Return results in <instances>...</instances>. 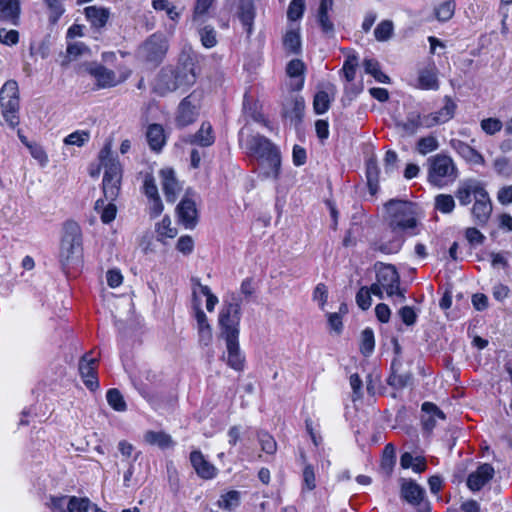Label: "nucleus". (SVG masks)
I'll return each mask as SVG.
<instances>
[{"label":"nucleus","instance_id":"a211bd4d","mask_svg":"<svg viewBox=\"0 0 512 512\" xmlns=\"http://www.w3.org/2000/svg\"><path fill=\"white\" fill-rule=\"evenodd\" d=\"M79 373L88 389L94 391L99 387V382L96 375L95 358H91L88 354H85L79 362Z\"/></svg>","mask_w":512,"mask_h":512},{"label":"nucleus","instance_id":"6e6552de","mask_svg":"<svg viewBox=\"0 0 512 512\" xmlns=\"http://www.w3.org/2000/svg\"><path fill=\"white\" fill-rule=\"evenodd\" d=\"M169 49V41L162 32L150 35L139 47V57L154 66L163 62Z\"/></svg>","mask_w":512,"mask_h":512},{"label":"nucleus","instance_id":"cd10ccee","mask_svg":"<svg viewBox=\"0 0 512 512\" xmlns=\"http://www.w3.org/2000/svg\"><path fill=\"white\" fill-rule=\"evenodd\" d=\"M424 494V489L414 481H405L401 486L402 497L412 505H419Z\"/></svg>","mask_w":512,"mask_h":512},{"label":"nucleus","instance_id":"5fc2aeb1","mask_svg":"<svg viewBox=\"0 0 512 512\" xmlns=\"http://www.w3.org/2000/svg\"><path fill=\"white\" fill-rule=\"evenodd\" d=\"M49 11V22L56 24L63 15L65 9L60 0H44Z\"/></svg>","mask_w":512,"mask_h":512},{"label":"nucleus","instance_id":"4c0bfd02","mask_svg":"<svg viewBox=\"0 0 512 512\" xmlns=\"http://www.w3.org/2000/svg\"><path fill=\"white\" fill-rule=\"evenodd\" d=\"M82 246L62 243L60 247V262L63 267H67L77 260L81 254Z\"/></svg>","mask_w":512,"mask_h":512},{"label":"nucleus","instance_id":"f8f14e48","mask_svg":"<svg viewBox=\"0 0 512 512\" xmlns=\"http://www.w3.org/2000/svg\"><path fill=\"white\" fill-rule=\"evenodd\" d=\"M176 213L179 223L186 229H193L198 222V210L195 202L185 196L177 205Z\"/></svg>","mask_w":512,"mask_h":512},{"label":"nucleus","instance_id":"09e8293b","mask_svg":"<svg viewBox=\"0 0 512 512\" xmlns=\"http://www.w3.org/2000/svg\"><path fill=\"white\" fill-rule=\"evenodd\" d=\"M106 399L108 404L116 411L124 412L127 409V405L122 394L116 388L109 389L107 391Z\"/></svg>","mask_w":512,"mask_h":512},{"label":"nucleus","instance_id":"a18cd8bd","mask_svg":"<svg viewBox=\"0 0 512 512\" xmlns=\"http://www.w3.org/2000/svg\"><path fill=\"white\" fill-rule=\"evenodd\" d=\"M456 3L454 0H446L435 7V16L438 21L446 22L450 20L455 13Z\"/></svg>","mask_w":512,"mask_h":512},{"label":"nucleus","instance_id":"423d86ee","mask_svg":"<svg viewBox=\"0 0 512 512\" xmlns=\"http://www.w3.org/2000/svg\"><path fill=\"white\" fill-rule=\"evenodd\" d=\"M195 81L196 74L192 68H187V66L178 68L165 67L155 79L154 91L164 96L178 89L185 90L192 86Z\"/></svg>","mask_w":512,"mask_h":512},{"label":"nucleus","instance_id":"69168bd1","mask_svg":"<svg viewBox=\"0 0 512 512\" xmlns=\"http://www.w3.org/2000/svg\"><path fill=\"white\" fill-rule=\"evenodd\" d=\"M493 167L497 174L503 177H510L512 175V164L506 157H499L494 160Z\"/></svg>","mask_w":512,"mask_h":512},{"label":"nucleus","instance_id":"864d4df0","mask_svg":"<svg viewBox=\"0 0 512 512\" xmlns=\"http://www.w3.org/2000/svg\"><path fill=\"white\" fill-rule=\"evenodd\" d=\"M392 369H394V363L392 364ZM411 381V374L410 373H404V374H398L395 370L390 374V376L387 379V383L389 386L395 388V389H403L406 387L409 382Z\"/></svg>","mask_w":512,"mask_h":512},{"label":"nucleus","instance_id":"338daca9","mask_svg":"<svg viewBox=\"0 0 512 512\" xmlns=\"http://www.w3.org/2000/svg\"><path fill=\"white\" fill-rule=\"evenodd\" d=\"M305 10V0H292L289 4L287 16L289 20L296 21L300 19Z\"/></svg>","mask_w":512,"mask_h":512},{"label":"nucleus","instance_id":"4be33fe9","mask_svg":"<svg viewBox=\"0 0 512 512\" xmlns=\"http://www.w3.org/2000/svg\"><path fill=\"white\" fill-rule=\"evenodd\" d=\"M451 148L472 165H483L484 157L470 145L459 139L450 140Z\"/></svg>","mask_w":512,"mask_h":512},{"label":"nucleus","instance_id":"f3484780","mask_svg":"<svg viewBox=\"0 0 512 512\" xmlns=\"http://www.w3.org/2000/svg\"><path fill=\"white\" fill-rule=\"evenodd\" d=\"M196 101L197 98L195 93L190 94L181 101L176 118L179 126L184 127L195 121L198 115L197 105L195 104Z\"/></svg>","mask_w":512,"mask_h":512},{"label":"nucleus","instance_id":"9d476101","mask_svg":"<svg viewBox=\"0 0 512 512\" xmlns=\"http://www.w3.org/2000/svg\"><path fill=\"white\" fill-rule=\"evenodd\" d=\"M236 16L248 35L253 33L256 8L253 0H231Z\"/></svg>","mask_w":512,"mask_h":512},{"label":"nucleus","instance_id":"dca6fc26","mask_svg":"<svg viewBox=\"0 0 512 512\" xmlns=\"http://www.w3.org/2000/svg\"><path fill=\"white\" fill-rule=\"evenodd\" d=\"M415 87L421 90L432 91L439 89L438 70L433 62L418 70L417 84Z\"/></svg>","mask_w":512,"mask_h":512},{"label":"nucleus","instance_id":"6e6d98bb","mask_svg":"<svg viewBox=\"0 0 512 512\" xmlns=\"http://www.w3.org/2000/svg\"><path fill=\"white\" fill-rule=\"evenodd\" d=\"M91 502L88 498L71 496L68 499V512H88Z\"/></svg>","mask_w":512,"mask_h":512},{"label":"nucleus","instance_id":"49530a36","mask_svg":"<svg viewBox=\"0 0 512 512\" xmlns=\"http://www.w3.org/2000/svg\"><path fill=\"white\" fill-rule=\"evenodd\" d=\"M152 7L156 11H164L169 19L172 21H178L181 11L168 0H153Z\"/></svg>","mask_w":512,"mask_h":512},{"label":"nucleus","instance_id":"c9c22d12","mask_svg":"<svg viewBox=\"0 0 512 512\" xmlns=\"http://www.w3.org/2000/svg\"><path fill=\"white\" fill-rule=\"evenodd\" d=\"M305 64L300 59L291 60L286 67V73L290 78L295 79L294 89L300 90L304 84Z\"/></svg>","mask_w":512,"mask_h":512},{"label":"nucleus","instance_id":"aec40b11","mask_svg":"<svg viewBox=\"0 0 512 512\" xmlns=\"http://www.w3.org/2000/svg\"><path fill=\"white\" fill-rule=\"evenodd\" d=\"M491 212L492 204L487 191L484 190L475 199V203L472 207V215L474 217L475 223L478 225L486 224L491 215Z\"/></svg>","mask_w":512,"mask_h":512},{"label":"nucleus","instance_id":"ea45409f","mask_svg":"<svg viewBox=\"0 0 512 512\" xmlns=\"http://www.w3.org/2000/svg\"><path fill=\"white\" fill-rule=\"evenodd\" d=\"M94 208L97 211V213L100 214V218L102 222L105 224L112 222L116 217L117 208L113 201H109L108 204H105V200L98 199L95 202Z\"/></svg>","mask_w":512,"mask_h":512},{"label":"nucleus","instance_id":"0eeeda50","mask_svg":"<svg viewBox=\"0 0 512 512\" xmlns=\"http://www.w3.org/2000/svg\"><path fill=\"white\" fill-rule=\"evenodd\" d=\"M428 180L431 184L442 187L457 177V168L451 157L437 154L428 159Z\"/></svg>","mask_w":512,"mask_h":512},{"label":"nucleus","instance_id":"774afa93","mask_svg":"<svg viewBox=\"0 0 512 512\" xmlns=\"http://www.w3.org/2000/svg\"><path fill=\"white\" fill-rule=\"evenodd\" d=\"M258 440L261 445V449L267 454H273L276 452L277 444L274 438L266 432H260L258 434Z\"/></svg>","mask_w":512,"mask_h":512},{"label":"nucleus","instance_id":"412c9836","mask_svg":"<svg viewBox=\"0 0 512 512\" xmlns=\"http://www.w3.org/2000/svg\"><path fill=\"white\" fill-rule=\"evenodd\" d=\"M190 462L197 475L203 479H212L217 474L216 467L206 460L202 452L199 450L191 452Z\"/></svg>","mask_w":512,"mask_h":512},{"label":"nucleus","instance_id":"473e14b6","mask_svg":"<svg viewBox=\"0 0 512 512\" xmlns=\"http://www.w3.org/2000/svg\"><path fill=\"white\" fill-rule=\"evenodd\" d=\"M333 0H321L318 9V22L322 31L326 34L334 32V24L330 20L328 12L332 9Z\"/></svg>","mask_w":512,"mask_h":512},{"label":"nucleus","instance_id":"b1692460","mask_svg":"<svg viewBox=\"0 0 512 512\" xmlns=\"http://www.w3.org/2000/svg\"><path fill=\"white\" fill-rule=\"evenodd\" d=\"M426 114L422 115L418 111H411L407 114L405 120L398 122L397 126L401 128L406 134L413 135L420 128H427Z\"/></svg>","mask_w":512,"mask_h":512},{"label":"nucleus","instance_id":"e2e57ef3","mask_svg":"<svg viewBox=\"0 0 512 512\" xmlns=\"http://www.w3.org/2000/svg\"><path fill=\"white\" fill-rule=\"evenodd\" d=\"M142 191L145 194V196L147 197V199L160 196L159 192H158V187L156 185L155 178L152 174H150V173L145 174L144 180H143Z\"/></svg>","mask_w":512,"mask_h":512},{"label":"nucleus","instance_id":"bb28decb","mask_svg":"<svg viewBox=\"0 0 512 512\" xmlns=\"http://www.w3.org/2000/svg\"><path fill=\"white\" fill-rule=\"evenodd\" d=\"M146 139L151 150L161 151L166 142L164 129L160 124H151L146 131Z\"/></svg>","mask_w":512,"mask_h":512},{"label":"nucleus","instance_id":"39448f33","mask_svg":"<svg viewBox=\"0 0 512 512\" xmlns=\"http://www.w3.org/2000/svg\"><path fill=\"white\" fill-rule=\"evenodd\" d=\"M375 270L376 282L371 285L373 295L382 299L384 293H386L389 298H395L400 302L405 301L406 290L400 287V276L395 266L377 262Z\"/></svg>","mask_w":512,"mask_h":512},{"label":"nucleus","instance_id":"f257e3e1","mask_svg":"<svg viewBox=\"0 0 512 512\" xmlns=\"http://www.w3.org/2000/svg\"><path fill=\"white\" fill-rule=\"evenodd\" d=\"M240 304L237 301L226 304L219 314L220 336L226 342V363L236 371L244 369L245 357L239 346Z\"/></svg>","mask_w":512,"mask_h":512},{"label":"nucleus","instance_id":"6ab92c4d","mask_svg":"<svg viewBox=\"0 0 512 512\" xmlns=\"http://www.w3.org/2000/svg\"><path fill=\"white\" fill-rule=\"evenodd\" d=\"M22 12L20 0H0V23L18 26Z\"/></svg>","mask_w":512,"mask_h":512},{"label":"nucleus","instance_id":"f704fd0d","mask_svg":"<svg viewBox=\"0 0 512 512\" xmlns=\"http://www.w3.org/2000/svg\"><path fill=\"white\" fill-rule=\"evenodd\" d=\"M215 141L212 125L209 122H203L200 129L193 135L191 139L192 144H197L202 147L211 146Z\"/></svg>","mask_w":512,"mask_h":512},{"label":"nucleus","instance_id":"bf43d9fd","mask_svg":"<svg viewBox=\"0 0 512 512\" xmlns=\"http://www.w3.org/2000/svg\"><path fill=\"white\" fill-rule=\"evenodd\" d=\"M393 33V23L390 20H383L374 30L375 38L378 41L388 40Z\"/></svg>","mask_w":512,"mask_h":512},{"label":"nucleus","instance_id":"f03ea898","mask_svg":"<svg viewBox=\"0 0 512 512\" xmlns=\"http://www.w3.org/2000/svg\"><path fill=\"white\" fill-rule=\"evenodd\" d=\"M385 221L392 232L419 234L417 206L406 200L391 199L384 205Z\"/></svg>","mask_w":512,"mask_h":512},{"label":"nucleus","instance_id":"c756f323","mask_svg":"<svg viewBox=\"0 0 512 512\" xmlns=\"http://www.w3.org/2000/svg\"><path fill=\"white\" fill-rule=\"evenodd\" d=\"M197 329L199 335V343L203 346H208L212 341V329L208 323L206 314L198 309L196 311Z\"/></svg>","mask_w":512,"mask_h":512},{"label":"nucleus","instance_id":"052dcab7","mask_svg":"<svg viewBox=\"0 0 512 512\" xmlns=\"http://www.w3.org/2000/svg\"><path fill=\"white\" fill-rule=\"evenodd\" d=\"M118 450L125 460L132 459L130 462L133 463L138 459L139 455L141 454L140 451H135V447L126 440H121L118 443Z\"/></svg>","mask_w":512,"mask_h":512},{"label":"nucleus","instance_id":"1a4fd4ad","mask_svg":"<svg viewBox=\"0 0 512 512\" xmlns=\"http://www.w3.org/2000/svg\"><path fill=\"white\" fill-rule=\"evenodd\" d=\"M85 70L95 79L98 88L102 89L114 87L123 82L128 76L124 75L122 77H117L113 70H110L98 63L86 64Z\"/></svg>","mask_w":512,"mask_h":512},{"label":"nucleus","instance_id":"603ef678","mask_svg":"<svg viewBox=\"0 0 512 512\" xmlns=\"http://www.w3.org/2000/svg\"><path fill=\"white\" fill-rule=\"evenodd\" d=\"M90 140V132L87 130H77L64 138L66 145L84 146Z\"/></svg>","mask_w":512,"mask_h":512},{"label":"nucleus","instance_id":"2eb2a0df","mask_svg":"<svg viewBox=\"0 0 512 512\" xmlns=\"http://www.w3.org/2000/svg\"><path fill=\"white\" fill-rule=\"evenodd\" d=\"M495 470L491 464L484 463L469 474L467 478V487L472 492L481 490L493 477Z\"/></svg>","mask_w":512,"mask_h":512},{"label":"nucleus","instance_id":"0e129e2a","mask_svg":"<svg viewBox=\"0 0 512 512\" xmlns=\"http://www.w3.org/2000/svg\"><path fill=\"white\" fill-rule=\"evenodd\" d=\"M214 0H197L194 8L192 22L199 25L202 17L207 13Z\"/></svg>","mask_w":512,"mask_h":512},{"label":"nucleus","instance_id":"e433bc0d","mask_svg":"<svg viewBox=\"0 0 512 512\" xmlns=\"http://www.w3.org/2000/svg\"><path fill=\"white\" fill-rule=\"evenodd\" d=\"M144 440L153 446H158L161 449H167L174 446L172 437L163 431H147L144 435Z\"/></svg>","mask_w":512,"mask_h":512},{"label":"nucleus","instance_id":"79ce46f5","mask_svg":"<svg viewBox=\"0 0 512 512\" xmlns=\"http://www.w3.org/2000/svg\"><path fill=\"white\" fill-rule=\"evenodd\" d=\"M283 45L287 52L298 54L301 51V37L298 30L291 29L283 38Z\"/></svg>","mask_w":512,"mask_h":512},{"label":"nucleus","instance_id":"7ed1b4c3","mask_svg":"<svg viewBox=\"0 0 512 512\" xmlns=\"http://www.w3.org/2000/svg\"><path fill=\"white\" fill-rule=\"evenodd\" d=\"M248 149L258 158L262 177L277 180L281 166L278 148L266 137L255 135L248 140Z\"/></svg>","mask_w":512,"mask_h":512},{"label":"nucleus","instance_id":"58836bf2","mask_svg":"<svg viewBox=\"0 0 512 512\" xmlns=\"http://www.w3.org/2000/svg\"><path fill=\"white\" fill-rule=\"evenodd\" d=\"M201 24L200 21L199 25H196L201 44L208 49L215 47L218 43L216 30L213 26H201Z\"/></svg>","mask_w":512,"mask_h":512},{"label":"nucleus","instance_id":"7c9ffc66","mask_svg":"<svg viewBox=\"0 0 512 512\" xmlns=\"http://www.w3.org/2000/svg\"><path fill=\"white\" fill-rule=\"evenodd\" d=\"M84 11L87 20L95 28L104 27L109 19V11L106 8L89 6Z\"/></svg>","mask_w":512,"mask_h":512},{"label":"nucleus","instance_id":"a19ab883","mask_svg":"<svg viewBox=\"0 0 512 512\" xmlns=\"http://www.w3.org/2000/svg\"><path fill=\"white\" fill-rule=\"evenodd\" d=\"M366 176L369 192L371 195H375L379 190V169L373 159L367 162Z\"/></svg>","mask_w":512,"mask_h":512},{"label":"nucleus","instance_id":"4d7b16f0","mask_svg":"<svg viewBox=\"0 0 512 512\" xmlns=\"http://www.w3.org/2000/svg\"><path fill=\"white\" fill-rule=\"evenodd\" d=\"M2 108V115L5 119V121L8 123L9 126L15 127L19 124V116H18V110H19V104L13 105H3Z\"/></svg>","mask_w":512,"mask_h":512},{"label":"nucleus","instance_id":"20e7f679","mask_svg":"<svg viewBox=\"0 0 512 512\" xmlns=\"http://www.w3.org/2000/svg\"><path fill=\"white\" fill-rule=\"evenodd\" d=\"M100 165L104 168L102 188L105 200L115 201L119 195L122 181V165L107 143L99 152Z\"/></svg>","mask_w":512,"mask_h":512},{"label":"nucleus","instance_id":"a878e982","mask_svg":"<svg viewBox=\"0 0 512 512\" xmlns=\"http://www.w3.org/2000/svg\"><path fill=\"white\" fill-rule=\"evenodd\" d=\"M422 411L425 413L422 417V423L427 431H431L435 427L438 419H445V414L431 402H424L422 404Z\"/></svg>","mask_w":512,"mask_h":512},{"label":"nucleus","instance_id":"de8ad7c7","mask_svg":"<svg viewBox=\"0 0 512 512\" xmlns=\"http://www.w3.org/2000/svg\"><path fill=\"white\" fill-rule=\"evenodd\" d=\"M455 200L449 194H438L434 199V208L442 214H450L455 208Z\"/></svg>","mask_w":512,"mask_h":512},{"label":"nucleus","instance_id":"ddd939ff","mask_svg":"<svg viewBox=\"0 0 512 512\" xmlns=\"http://www.w3.org/2000/svg\"><path fill=\"white\" fill-rule=\"evenodd\" d=\"M393 233L390 238L381 237L378 240L372 241L370 243V249L385 255L398 253L405 242V236L399 232Z\"/></svg>","mask_w":512,"mask_h":512},{"label":"nucleus","instance_id":"2f4dec72","mask_svg":"<svg viewBox=\"0 0 512 512\" xmlns=\"http://www.w3.org/2000/svg\"><path fill=\"white\" fill-rule=\"evenodd\" d=\"M61 242L82 246V232L77 222L69 220L64 223Z\"/></svg>","mask_w":512,"mask_h":512},{"label":"nucleus","instance_id":"72a5a7b5","mask_svg":"<svg viewBox=\"0 0 512 512\" xmlns=\"http://www.w3.org/2000/svg\"><path fill=\"white\" fill-rule=\"evenodd\" d=\"M18 84L14 80L7 81L0 90V105L19 104Z\"/></svg>","mask_w":512,"mask_h":512},{"label":"nucleus","instance_id":"8fccbe9b","mask_svg":"<svg viewBox=\"0 0 512 512\" xmlns=\"http://www.w3.org/2000/svg\"><path fill=\"white\" fill-rule=\"evenodd\" d=\"M158 239L163 241L164 238H174L177 235V229L171 226V219L165 216L156 226Z\"/></svg>","mask_w":512,"mask_h":512},{"label":"nucleus","instance_id":"680f3d73","mask_svg":"<svg viewBox=\"0 0 512 512\" xmlns=\"http://www.w3.org/2000/svg\"><path fill=\"white\" fill-rule=\"evenodd\" d=\"M303 478V486L302 490H308L312 491L316 488V477H315V471L312 465L305 464V467L303 469L302 473Z\"/></svg>","mask_w":512,"mask_h":512},{"label":"nucleus","instance_id":"5701e85b","mask_svg":"<svg viewBox=\"0 0 512 512\" xmlns=\"http://www.w3.org/2000/svg\"><path fill=\"white\" fill-rule=\"evenodd\" d=\"M484 190L485 189L481 183L475 180H469L459 185L455 196L461 205L466 206L471 202L472 195L476 199Z\"/></svg>","mask_w":512,"mask_h":512},{"label":"nucleus","instance_id":"13d9d810","mask_svg":"<svg viewBox=\"0 0 512 512\" xmlns=\"http://www.w3.org/2000/svg\"><path fill=\"white\" fill-rule=\"evenodd\" d=\"M240 503V493L232 490L221 496L219 500V506L226 510H232L236 508Z\"/></svg>","mask_w":512,"mask_h":512},{"label":"nucleus","instance_id":"393cba45","mask_svg":"<svg viewBox=\"0 0 512 512\" xmlns=\"http://www.w3.org/2000/svg\"><path fill=\"white\" fill-rule=\"evenodd\" d=\"M305 111V101L299 95H293L284 104L283 112L286 117L291 120L300 122Z\"/></svg>","mask_w":512,"mask_h":512},{"label":"nucleus","instance_id":"37998d69","mask_svg":"<svg viewBox=\"0 0 512 512\" xmlns=\"http://www.w3.org/2000/svg\"><path fill=\"white\" fill-rule=\"evenodd\" d=\"M363 66L365 72L372 75L376 81L380 83H390L389 76L381 71L380 65L375 59H365Z\"/></svg>","mask_w":512,"mask_h":512},{"label":"nucleus","instance_id":"c85d7f7f","mask_svg":"<svg viewBox=\"0 0 512 512\" xmlns=\"http://www.w3.org/2000/svg\"><path fill=\"white\" fill-rule=\"evenodd\" d=\"M333 99V86H330L327 90L318 91L313 99V109L315 113L318 115L326 113Z\"/></svg>","mask_w":512,"mask_h":512},{"label":"nucleus","instance_id":"4468645a","mask_svg":"<svg viewBox=\"0 0 512 512\" xmlns=\"http://www.w3.org/2000/svg\"><path fill=\"white\" fill-rule=\"evenodd\" d=\"M162 190L167 202L174 203L182 191V186L171 168L161 169L160 172Z\"/></svg>","mask_w":512,"mask_h":512},{"label":"nucleus","instance_id":"9b49d317","mask_svg":"<svg viewBox=\"0 0 512 512\" xmlns=\"http://www.w3.org/2000/svg\"><path fill=\"white\" fill-rule=\"evenodd\" d=\"M457 104L450 96H444L443 107L436 112L426 114L425 124L427 128L449 122L456 113Z\"/></svg>","mask_w":512,"mask_h":512},{"label":"nucleus","instance_id":"c03bdc74","mask_svg":"<svg viewBox=\"0 0 512 512\" xmlns=\"http://www.w3.org/2000/svg\"><path fill=\"white\" fill-rule=\"evenodd\" d=\"M198 292L207 297V301H206L207 310L209 312L213 311L215 308V305L218 303V298L211 292V290L208 286L202 285L199 280H194L193 281V295L196 296Z\"/></svg>","mask_w":512,"mask_h":512},{"label":"nucleus","instance_id":"3c124183","mask_svg":"<svg viewBox=\"0 0 512 512\" xmlns=\"http://www.w3.org/2000/svg\"><path fill=\"white\" fill-rule=\"evenodd\" d=\"M438 147L439 142L437 138L432 135L420 138L416 145V149L421 155H427L428 153L437 150Z\"/></svg>","mask_w":512,"mask_h":512}]
</instances>
